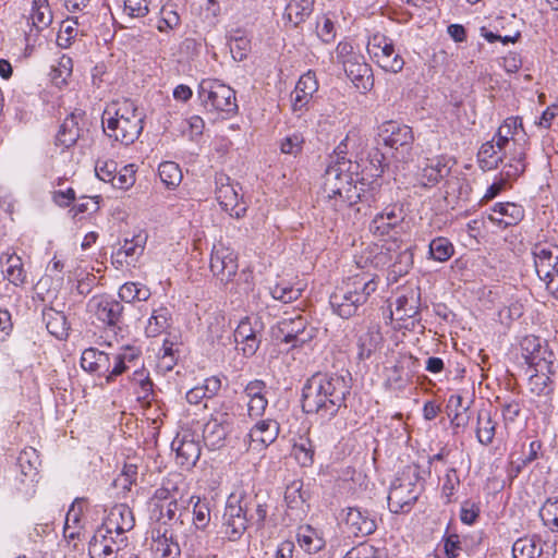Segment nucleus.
<instances>
[{"mask_svg": "<svg viewBox=\"0 0 558 558\" xmlns=\"http://www.w3.org/2000/svg\"><path fill=\"white\" fill-rule=\"evenodd\" d=\"M130 378L133 385L138 387V390H136L138 399H148L153 393L154 386L151 379L149 378L148 371H146L143 366L136 367Z\"/></svg>", "mask_w": 558, "mask_h": 558, "instance_id": "5fc2aeb1", "label": "nucleus"}, {"mask_svg": "<svg viewBox=\"0 0 558 558\" xmlns=\"http://www.w3.org/2000/svg\"><path fill=\"white\" fill-rule=\"evenodd\" d=\"M350 386L343 376L317 373L310 377L302 390V409L322 420H330L344 405Z\"/></svg>", "mask_w": 558, "mask_h": 558, "instance_id": "f257e3e1", "label": "nucleus"}, {"mask_svg": "<svg viewBox=\"0 0 558 558\" xmlns=\"http://www.w3.org/2000/svg\"><path fill=\"white\" fill-rule=\"evenodd\" d=\"M302 282L292 283L290 281H280L270 288L271 296L284 304L296 301L304 291Z\"/></svg>", "mask_w": 558, "mask_h": 558, "instance_id": "4c0bfd02", "label": "nucleus"}, {"mask_svg": "<svg viewBox=\"0 0 558 558\" xmlns=\"http://www.w3.org/2000/svg\"><path fill=\"white\" fill-rule=\"evenodd\" d=\"M134 524L132 509L125 504H118L109 509L99 527L119 537H128L126 533L134 527Z\"/></svg>", "mask_w": 558, "mask_h": 558, "instance_id": "a211bd4d", "label": "nucleus"}, {"mask_svg": "<svg viewBox=\"0 0 558 558\" xmlns=\"http://www.w3.org/2000/svg\"><path fill=\"white\" fill-rule=\"evenodd\" d=\"M341 517L345 531L355 537L368 536L377 529L375 517L360 507L343 509Z\"/></svg>", "mask_w": 558, "mask_h": 558, "instance_id": "4468645a", "label": "nucleus"}, {"mask_svg": "<svg viewBox=\"0 0 558 558\" xmlns=\"http://www.w3.org/2000/svg\"><path fill=\"white\" fill-rule=\"evenodd\" d=\"M557 367L541 371H526L529 373L527 387L531 393L538 397H548L554 391L551 377L556 374Z\"/></svg>", "mask_w": 558, "mask_h": 558, "instance_id": "7c9ffc66", "label": "nucleus"}, {"mask_svg": "<svg viewBox=\"0 0 558 558\" xmlns=\"http://www.w3.org/2000/svg\"><path fill=\"white\" fill-rule=\"evenodd\" d=\"M395 45L393 40L383 34L373 35L367 43V51L373 60L380 66L381 69H392L396 68V63L387 60V56L393 52Z\"/></svg>", "mask_w": 558, "mask_h": 558, "instance_id": "c85d7f7f", "label": "nucleus"}, {"mask_svg": "<svg viewBox=\"0 0 558 558\" xmlns=\"http://www.w3.org/2000/svg\"><path fill=\"white\" fill-rule=\"evenodd\" d=\"M37 482V477L21 475V477L15 478V495L24 500H29L36 494Z\"/></svg>", "mask_w": 558, "mask_h": 558, "instance_id": "052dcab7", "label": "nucleus"}, {"mask_svg": "<svg viewBox=\"0 0 558 558\" xmlns=\"http://www.w3.org/2000/svg\"><path fill=\"white\" fill-rule=\"evenodd\" d=\"M210 271L223 284L229 283L238 271L235 252L222 242L215 243L210 254Z\"/></svg>", "mask_w": 558, "mask_h": 558, "instance_id": "f8f14e48", "label": "nucleus"}, {"mask_svg": "<svg viewBox=\"0 0 558 558\" xmlns=\"http://www.w3.org/2000/svg\"><path fill=\"white\" fill-rule=\"evenodd\" d=\"M378 283L379 278L375 272L361 267L331 293L329 303L333 313L344 319L359 315L371 295L376 292Z\"/></svg>", "mask_w": 558, "mask_h": 558, "instance_id": "f03ea898", "label": "nucleus"}, {"mask_svg": "<svg viewBox=\"0 0 558 558\" xmlns=\"http://www.w3.org/2000/svg\"><path fill=\"white\" fill-rule=\"evenodd\" d=\"M386 167L385 155L378 148H373L364 161L362 171L366 172L369 178L377 180L381 177Z\"/></svg>", "mask_w": 558, "mask_h": 558, "instance_id": "3c124183", "label": "nucleus"}, {"mask_svg": "<svg viewBox=\"0 0 558 558\" xmlns=\"http://www.w3.org/2000/svg\"><path fill=\"white\" fill-rule=\"evenodd\" d=\"M78 34V22L77 19H66L62 22L57 41L58 45L66 48L71 40L74 39Z\"/></svg>", "mask_w": 558, "mask_h": 558, "instance_id": "680f3d73", "label": "nucleus"}, {"mask_svg": "<svg viewBox=\"0 0 558 558\" xmlns=\"http://www.w3.org/2000/svg\"><path fill=\"white\" fill-rule=\"evenodd\" d=\"M353 163L350 159L329 165L324 174L323 191L328 205L338 213L361 201V191L353 180Z\"/></svg>", "mask_w": 558, "mask_h": 558, "instance_id": "20e7f679", "label": "nucleus"}, {"mask_svg": "<svg viewBox=\"0 0 558 558\" xmlns=\"http://www.w3.org/2000/svg\"><path fill=\"white\" fill-rule=\"evenodd\" d=\"M87 311L104 326L114 328L122 323L124 306L112 295L98 294L88 300Z\"/></svg>", "mask_w": 558, "mask_h": 558, "instance_id": "9d476101", "label": "nucleus"}, {"mask_svg": "<svg viewBox=\"0 0 558 558\" xmlns=\"http://www.w3.org/2000/svg\"><path fill=\"white\" fill-rule=\"evenodd\" d=\"M418 295L413 291L410 294H403L396 300V311L400 314V318H411L418 313Z\"/></svg>", "mask_w": 558, "mask_h": 558, "instance_id": "6e6d98bb", "label": "nucleus"}, {"mask_svg": "<svg viewBox=\"0 0 558 558\" xmlns=\"http://www.w3.org/2000/svg\"><path fill=\"white\" fill-rule=\"evenodd\" d=\"M378 136L385 146L395 149L408 151L414 142V134L410 126L400 124L396 121H387L379 128Z\"/></svg>", "mask_w": 558, "mask_h": 558, "instance_id": "f3484780", "label": "nucleus"}, {"mask_svg": "<svg viewBox=\"0 0 558 558\" xmlns=\"http://www.w3.org/2000/svg\"><path fill=\"white\" fill-rule=\"evenodd\" d=\"M383 340L381 333L377 327H369L364 333L359 337V359H368L372 353L378 348Z\"/></svg>", "mask_w": 558, "mask_h": 558, "instance_id": "ea45409f", "label": "nucleus"}, {"mask_svg": "<svg viewBox=\"0 0 558 558\" xmlns=\"http://www.w3.org/2000/svg\"><path fill=\"white\" fill-rule=\"evenodd\" d=\"M217 184L216 197L222 209L235 218L244 216L246 207L241 203L242 196L239 193L241 187L238 184H231L230 179L226 175H219Z\"/></svg>", "mask_w": 558, "mask_h": 558, "instance_id": "6ab92c4d", "label": "nucleus"}, {"mask_svg": "<svg viewBox=\"0 0 558 558\" xmlns=\"http://www.w3.org/2000/svg\"><path fill=\"white\" fill-rule=\"evenodd\" d=\"M450 172V167L445 158H435L422 169L420 183L424 187H432L439 183Z\"/></svg>", "mask_w": 558, "mask_h": 558, "instance_id": "473e14b6", "label": "nucleus"}, {"mask_svg": "<svg viewBox=\"0 0 558 558\" xmlns=\"http://www.w3.org/2000/svg\"><path fill=\"white\" fill-rule=\"evenodd\" d=\"M229 46L233 60L240 62L247 57V53L251 50V39L244 34V32L238 29L230 35Z\"/></svg>", "mask_w": 558, "mask_h": 558, "instance_id": "49530a36", "label": "nucleus"}, {"mask_svg": "<svg viewBox=\"0 0 558 558\" xmlns=\"http://www.w3.org/2000/svg\"><path fill=\"white\" fill-rule=\"evenodd\" d=\"M227 425H222L214 420H209L203 428V439L205 445L215 450L223 446L227 435Z\"/></svg>", "mask_w": 558, "mask_h": 558, "instance_id": "58836bf2", "label": "nucleus"}, {"mask_svg": "<svg viewBox=\"0 0 558 558\" xmlns=\"http://www.w3.org/2000/svg\"><path fill=\"white\" fill-rule=\"evenodd\" d=\"M284 500L292 509L302 507L306 501L302 485L295 482L289 485L284 493Z\"/></svg>", "mask_w": 558, "mask_h": 558, "instance_id": "338daca9", "label": "nucleus"}, {"mask_svg": "<svg viewBox=\"0 0 558 558\" xmlns=\"http://www.w3.org/2000/svg\"><path fill=\"white\" fill-rule=\"evenodd\" d=\"M278 328L282 335V341L292 343V347L302 345L313 337V330L307 329L306 318L302 315L282 318L279 322Z\"/></svg>", "mask_w": 558, "mask_h": 558, "instance_id": "4be33fe9", "label": "nucleus"}, {"mask_svg": "<svg viewBox=\"0 0 558 558\" xmlns=\"http://www.w3.org/2000/svg\"><path fill=\"white\" fill-rule=\"evenodd\" d=\"M520 354L527 371H541L556 367V357L548 343L539 337L529 335L520 342Z\"/></svg>", "mask_w": 558, "mask_h": 558, "instance_id": "6e6552de", "label": "nucleus"}, {"mask_svg": "<svg viewBox=\"0 0 558 558\" xmlns=\"http://www.w3.org/2000/svg\"><path fill=\"white\" fill-rule=\"evenodd\" d=\"M172 449L177 452L178 463L186 469L194 466L201 457V445L191 433L177 436Z\"/></svg>", "mask_w": 558, "mask_h": 558, "instance_id": "a878e982", "label": "nucleus"}, {"mask_svg": "<svg viewBox=\"0 0 558 558\" xmlns=\"http://www.w3.org/2000/svg\"><path fill=\"white\" fill-rule=\"evenodd\" d=\"M128 546V537H119L98 527L88 544L90 558H118Z\"/></svg>", "mask_w": 558, "mask_h": 558, "instance_id": "ddd939ff", "label": "nucleus"}, {"mask_svg": "<svg viewBox=\"0 0 558 558\" xmlns=\"http://www.w3.org/2000/svg\"><path fill=\"white\" fill-rule=\"evenodd\" d=\"M508 153V149L492 138L481 146L477 153L478 165L486 171L496 169L504 160H506V163H510V156Z\"/></svg>", "mask_w": 558, "mask_h": 558, "instance_id": "bb28decb", "label": "nucleus"}, {"mask_svg": "<svg viewBox=\"0 0 558 558\" xmlns=\"http://www.w3.org/2000/svg\"><path fill=\"white\" fill-rule=\"evenodd\" d=\"M43 320L46 324L48 332L57 339H65L69 335V323L65 315L54 308H46L43 312Z\"/></svg>", "mask_w": 558, "mask_h": 558, "instance_id": "c9c22d12", "label": "nucleus"}, {"mask_svg": "<svg viewBox=\"0 0 558 558\" xmlns=\"http://www.w3.org/2000/svg\"><path fill=\"white\" fill-rule=\"evenodd\" d=\"M387 499L391 512H409L417 499L416 485L410 481L396 480L390 486Z\"/></svg>", "mask_w": 558, "mask_h": 558, "instance_id": "aec40b11", "label": "nucleus"}, {"mask_svg": "<svg viewBox=\"0 0 558 558\" xmlns=\"http://www.w3.org/2000/svg\"><path fill=\"white\" fill-rule=\"evenodd\" d=\"M539 515L546 526L558 532V496L546 499L539 510Z\"/></svg>", "mask_w": 558, "mask_h": 558, "instance_id": "4d7b16f0", "label": "nucleus"}, {"mask_svg": "<svg viewBox=\"0 0 558 558\" xmlns=\"http://www.w3.org/2000/svg\"><path fill=\"white\" fill-rule=\"evenodd\" d=\"M150 296V290L140 282H125L119 289V298L128 303L146 301Z\"/></svg>", "mask_w": 558, "mask_h": 558, "instance_id": "09e8293b", "label": "nucleus"}, {"mask_svg": "<svg viewBox=\"0 0 558 558\" xmlns=\"http://www.w3.org/2000/svg\"><path fill=\"white\" fill-rule=\"evenodd\" d=\"M153 550L158 558H178L181 554L180 547L172 536L168 537L165 531L154 539Z\"/></svg>", "mask_w": 558, "mask_h": 558, "instance_id": "a18cd8bd", "label": "nucleus"}, {"mask_svg": "<svg viewBox=\"0 0 558 558\" xmlns=\"http://www.w3.org/2000/svg\"><path fill=\"white\" fill-rule=\"evenodd\" d=\"M315 0H289L283 19L292 26L303 23L313 12Z\"/></svg>", "mask_w": 558, "mask_h": 558, "instance_id": "f704fd0d", "label": "nucleus"}, {"mask_svg": "<svg viewBox=\"0 0 558 558\" xmlns=\"http://www.w3.org/2000/svg\"><path fill=\"white\" fill-rule=\"evenodd\" d=\"M192 524L196 530L205 531L211 520L210 502L206 497L191 496Z\"/></svg>", "mask_w": 558, "mask_h": 558, "instance_id": "72a5a7b5", "label": "nucleus"}, {"mask_svg": "<svg viewBox=\"0 0 558 558\" xmlns=\"http://www.w3.org/2000/svg\"><path fill=\"white\" fill-rule=\"evenodd\" d=\"M29 20L37 31L44 29L51 24L52 12L48 0H33Z\"/></svg>", "mask_w": 558, "mask_h": 558, "instance_id": "79ce46f5", "label": "nucleus"}, {"mask_svg": "<svg viewBox=\"0 0 558 558\" xmlns=\"http://www.w3.org/2000/svg\"><path fill=\"white\" fill-rule=\"evenodd\" d=\"M481 513L480 504L472 500H464L460 508V520L463 524L472 525Z\"/></svg>", "mask_w": 558, "mask_h": 558, "instance_id": "774afa93", "label": "nucleus"}, {"mask_svg": "<svg viewBox=\"0 0 558 558\" xmlns=\"http://www.w3.org/2000/svg\"><path fill=\"white\" fill-rule=\"evenodd\" d=\"M524 217V209L515 203H496L493 207V214L488 219L499 227L507 228L519 223Z\"/></svg>", "mask_w": 558, "mask_h": 558, "instance_id": "c756f323", "label": "nucleus"}, {"mask_svg": "<svg viewBox=\"0 0 558 558\" xmlns=\"http://www.w3.org/2000/svg\"><path fill=\"white\" fill-rule=\"evenodd\" d=\"M170 312L167 307L160 306L153 311L145 327L147 337H157L170 326Z\"/></svg>", "mask_w": 558, "mask_h": 558, "instance_id": "a19ab883", "label": "nucleus"}, {"mask_svg": "<svg viewBox=\"0 0 558 558\" xmlns=\"http://www.w3.org/2000/svg\"><path fill=\"white\" fill-rule=\"evenodd\" d=\"M558 247L548 243H537L533 246L532 255L538 278L548 279L558 270Z\"/></svg>", "mask_w": 558, "mask_h": 558, "instance_id": "b1692460", "label": "nucleus"}, {"mask_svg": "<svg viewBox=\"0 0 558 558\" xmlns=\"http://www.w3.org/2000/svg\"><path fill=\"white\" fill-rule=\"evenodd\" d=\"M135 183V166L126 165L117 170L111 185L116 189L128 190Z\"/></svg>", "mask_w": 558, "mask_h": 558, "instance_id": "e2e57ef3", "label": "nucleus"}, {"mask_svg": "<svg viewBox=\"0 0 558 558\" xmlns=\"http://www.w3.org/2000/svg\"><path fill=\"white\" fill-rule=\"evenodd\" d=\"M454 253L453 244L444 236L435 238L428 246V255L436 262H447Z\"/></svg>", "mask_w": 558, "mask_h": 558, "instance_id": "de8ad7c7", "label": "nucleus"}, {"mask_svg": "<svg viewBox=\"0 0 558 558\" xmlns=\"http://www.w3.org/2000/svg\"><path fill=\"white\" fill-rule=\"evenodd\" d=\"M181 24V19L175 10V7L171 3H166L159 11V20L157 23V29L160 33H169L175 29Z\"/></svg>", "mask_w": 558, "mask_h": 558, "instance_id": "8fccbe9b", "label": "nucleus"}, {"mask_svg": "<svg viewBox=\"0 0 558 558\" xmlns=\"http://www.w3.org/2000/svg\"><path fill=\"white\" fill-rule=\"evenodd\" d=\"M144 116L134 101L123 98L106 107L101 117L105 134L122 145L133 144L144 129Z\"/></svg>", "mask_w": 558, "mask_h": 558, "instance_id": "7ed1b4c3", "label": "nucleus"}, {"mask_svg": "<svg viewBox=\"0 0 558 558\" xmlns=\"http://www.w3.org/2000/svg\"><path fill=\"white\" fill-rule=\"evenodd\" d=\"M405 213L401 204H391L377 213L369 223V232L377 238L392 240L397 245V239L403 232Z\"/></svg>", "mask_w": 558, "mask_h": 558, "instance_id": "0eeeda50", "label": "nucleus"}, {"mask_svg": "<svg viewBox=\"0 0 558 558\" xmlns=\"http://www.w3.org/2000/svg\"><path fill=\"white\" fill-rule=\"evenodd\" d=\"M147 235L138 233L132 239H124L123 243L111 254V264L116 269L124 267H135L140 257L143 255Z\"/></svg>", "mask_w": 558, "mask_h": 558, "instance_id": "2eb2a0df", "label": "nucleus"}, {"mask_svg": "<svg viewBox=\"0 0 558 558\" xmlns=\"http://www.w3.org/2000/svg\"><path fill=\"white\" fill-rule=\"evenodd\" d=\"M317 90L318 81L315 72L310 70L301 75L291 95V109L298 118L308 110Z\"/></svg>", "mask_w": 558, "mask_h": 558, "instance_id": "dca6fc26", "label": "nucleus"}, {"mask_svg": "<svg viewBox=\"0 0 558 558\" xmlns=\"http://www.w3.org/2000/svg\"><path fill=\"white\" fill-rule=\"evenodd\" d=\"M280 432L279 423L272 418L257 421L250 429L246 441L253 450H263L271 445Z\"/></svg>", "mask_w": 558, "mask_h": 558, "instance_id": "5701e85b", "label": "nucleus"}, {"mask_svg": "<svg viewBox=\"0 0 558 558\" xmlns=\"http://www.w3.org/2000/svg\"><path fill=\"white\" fill-rule=\"evenodd\" d=\"M493 138L509 151L510 163L504 166L506 177L514 179L521 175L526 169V153L529 149V137L524 131L522 118L509 117L505 119Z\"/></svg>", "mask_w": 558, "mask_h": 558, "instance_id": "39448f33", "label": "nucleus"}, {"mask_svg": "<svg viewBox=\"0 0 558 558\" xmlns=\"http://www.w3.org/2000/svg\"><path fill=\"white\" fill-rule=\"evenodd\" d=\"M243 502H247L251 510L247 512L248 522L262 526L266 515L267 507L265 504L259 502L257 496L253 498L238 497Z\"/></svg>", "mask_w": 558, "mask_h": 558, "instance_id": "13d9d810", "label": "nucleus"}, {"mask_svg": "<svg viewBox=\"0 0 558 558\" xmlns=\"http://www.w3.org/2000/svg\"><path fill=\"white\" fill-rule=\"evenodd\" d=\"M264 325L257 317H243L234 330V341L245 357L253 356L260 347Z\"/></svg>", "mask_w": 558, "mask_h": 558, "instance_id": "9b49d317", "label": "nucleus"}, {"mask_svg": "<svg viewBox=\"0 0 558 558\" xmlns=\"http://www.w3.org/2000/svg\"><path fill=\"white\" fill-rule=\"evenodd\" d=\"M555 550H544L542 539L537 535L518 538L512 545L513 558H554Z\"/></svg>", "mask_w": 558, "mask_h": 558, "instance_id": "cd10ccee", "label": "nucleus"}, {"mask_svg": "<svg viewBox=\"0 0 558 558\" xmlns=\"http://www.w3.org/2000/svg\"><path fill=\"white\" fill-rule=\"evenodd\" d=\"M247 502L240 500L234 494L230 495L222 517V533L230 542L239 541L247 529Z\"/></svg>", "mask_w": 558, "mask_h": 558, "instance_id": "1a4fd4ad", "label": "nucleus"}, {"mask_svg": "<svg viewBox=\"0 0 558 558\" xmlns=\"http://www.w3.org/2000/svg\"><path fill=\"white\" fill-rule=\"evenodd\" d=\"M5 279L14 286H21L25 282L26 271L24 269L22 258L15 254H11L7 258Z\"/></svg>", "mask_w": 558, "mask_h": 558, "instance_id": "603ef678", "label": "nucleus"}, {"mask_svg": "<svg viewBox=\"0 0 558 558\" xmlns=\"http://www.w3.org/2000/svg\"><path fill=\"white\" fill-rule=\"evenodd\" d=\"M40 465L39 456L36 449L28 447L20 452L17 457V466L21 475L38 478V466Z\"/></svg>", "mask_w": 558, "mask_h": 558, "instance_id": "37998d69", "label": "nucleus"}, {"mask_svg": "<svg viewBox=\"0 0 558 558\" xmlns=\"http://www.w3.org/2000/svg\"><path fill=\"white\" fill-rule=\"evenodd\" d=\"M497 422L493 418L490 410L482 409L477 414L476 438L480 444L488 446L494 441Z\"/></svg>", "mask_w": 558, "mask_h": 558, "instance_id": "e433bc0d", "label": "nucleus"}, {"mask_svg": "<svg viewBox=\"0 0 558 558\" xmlns=\"http://www.w3.org/2000/svg\"><path fill=\"white\" fill-rule=\"evenodd\" d=\"M298 542L300 546L308 553H317L325 545L323 538L318 536L317 531L310 525L300 526L298 531Z\"/></svg>", "mask_w": 558, "mask_h": 558, "instance_id": "c03bdc74", "label": "nucleus"}, {"mask_svg": "<svg viewBox=\"0 0 558 558\" xmlns=\"http://www.w3.org/2000/svg\"><path fill=\"white\" fill-rule=\"evenodd\" d=\"M198 98L208 110L234 113L238 110L235 92L218 80L206 78L198 85Z\"/></svg>", "mask_w": 558, "mask_h": 558, "instance_id": "423d86ee", "label": "nucleus"}, {"mask_svg": "<svg viewBox=\"0 0 558 558\" xmlns=\"http://www.w3.org/2000/svg\"><path fill=\"white\" fill-rule=\"evenodd\" d=\"M142 351L135 347H125L110 354V367L106 383H114L132 367H137L141 362Z\"/></svg>", "mask_w": 558, "mask_h": 558, "instance_id": "412c9836", "label": "nucleus"}, {"mask_svg": "<svg viewBox=\"0 0 558 558\" xmlns=\"http://www.w3.org/2000/svg\"><path fill=\"white\" fill-rule=\"evenodd\" d=\"M268 387L262 379L250 380L243 389L242 396L244 400L267 398Z\"/></svg>", "mask_w": 558, "mask_h": 558, "instance_id": "69168bd1", "label": "nucleus"}, {"mask_svg": "<svg viewBox=\"0 0 558 558\" xmlns=\"http://www.w3.org/2000/svg\"><path fill=\"white\" fill-rule=\"evenodd\" d=\"M161 182L168 187L173 189L182 181V171L178 163L173 161H163L158 168Z\"/></svg>", "mask_w": 558, "mask_h": 558, "instance_id": "864d4df0", "label": "nucleus"}, {"mask_svg": "<svg viewBox=\"0 0 558 558\" xmlns=\"http://www.w3.org/2000/svg\"><path fill=\"white\" fill-rule=\"evenodd\" d=\"M342 66L347 76L359 90L365 94L373 88V71L371 65L365 62V59L362 54L355 57V59L352 61H347V64Z\"/></svg>", "mask_w": 558, "mask_h": 558, "instance_id": "393cba45", "label": "nucleus"}, {"mask_svg": "<svg viewBox=\"0 0 558 558\" xmlns=\"http://www.w3.org/2000/svg\"><path fill=\"white\" fill-rule=\"evenodd\" d=\"M81 113H71L68 116L56 135V145L62 148H70L77 142L81 135L80 129Z\"/></svg>", "mask_w": 558, "mask_h": 558, "instance_id": "2f4dec72", "label": "nucleus"}, {"mask_svg": "<svg viewBox=\"0 0 558 558\" xmlns=\"http://www.w3.org/2000/svg\"><path fill=\"white\" fill-rule=\"evenodd\" d=\"M459 484L460 478L456 468H449L445 474L441 487L445 504H450L452 501V497L456 494V489L459 486Z\"/></svg>", "mask_w": 558, "mask_h": 558, "instance_id": "0e129e2a", "label": "nucleus"}, {"mask_svg": "<svg viewBox=\"0 0 558 558\" xmlns=\"http://www.w3.org/2000/svg\"><path fill=\"white\" fill-rule=\"evenodd\" d=\"M393 259V254L391 253V247H385V245L376 246L374 250L368 252L366 256V260L371 262L374 268H384L389 266Z\"/></svg>", "mask_w": 558, "mask_h": 558, "instance_id": "bf43d9fd", "label": "nucleus"}]
</instances>
